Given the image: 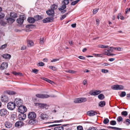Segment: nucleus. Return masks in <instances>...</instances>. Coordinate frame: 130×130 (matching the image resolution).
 Here are the masks:
<instances>
[{
	"mask_svg": "<svg viewBox=\"0 0 130 130\" xmlns=\"http://www.w3.org/2000/svg\"><path fill=\"white\" fill-rule=\"evenodd\" d=\"M14 102L15 106L19 107L23 104V101L20 98H16L15 99Z\"/></svg>",
	"mask_w": 130,
	"mask_h": 130,
	"instance_id": "obj_1",
	"label": "nucleus"
},
{
	"mask_svg": "<svg viewBox=\"0 0 130 130\" xmlns=\"http://www.w3.org/2000/svg\"><path fill=\"white\" fill-rule=\"evenodd\" d=\"M87 100V98H80L75 99L74 102L75 103H79L85 102Z\"/></svg>",
	"mask_w": 130,
	"mask_h": 130,
	"instance_id": "obj_2",
	"label": "nucleus"
},
{
	"mask_svg": "<svg viewBox=\"0 0 130 130\" xmlns=\"http://www.w3.org/2000/svg\"><path fill=\"white\" fill-rule=\"evenodd\" d=\"M15 106L14 102H10L8 103L7 107L8 109L11 110H13L15 108Z\"/></svg>",
	"mask_w": 130,
	"mask_h": 130,
	"instance_id": "obj_3",
	"label": "nucleus"
},
{
	"mask_svg": "<svg viewBox=\"0 0 130 130\" xmlns=\"http://www.w3.org/2000/svg\"><path fill=\"white\" fill-rule=\"evenodd\" d=\"M124 88V87L123 86L118 85H115L111 86V88L114 90H121L123 89Z\"/></svg>",
	"mask_w": 130,
	"mask_h": 130,
	"instance_id": "obj_4",
	"label": "nucleus"
},
{
	"mask_svg": "<svg viewBox=\"0 0 130 130\" xmlns=\"http://www.w3.org/2000/svg\"><path fill=\"white\" fill-rule=\"evenodd\" d=\"M18 107V111L20 113H25L27 111V108L24 105H22Z\"/></svg>",
	"mask_w": 130,
	"mask_h": 130,
	"instance_id": "obj_5",
	"label": "nucleus"
},
{
	"mask_svg": "<svg viewBox=\"0 0 130 130\" xmlns=\"http://www.w3.org/2000/svg\"><path fill=\"white\" fill-rule=\"evenodd\" d=\"M9 112L5 109H3L0 110V114L2 117H6L9 114Z\"/></svg>",
	"mask_w": 130,
	"mask_h": 130,
	"instance_id": "obj_6",
	"label": "nucleus"
},
{
	"mask_svg": "<svg viewBox=\"0 0 130 130\" xmlns=\"http://www.w3.org/2000/svg\"><path fill=\"white\" fill-rule=\"evenodd\" d=\"M36 96L38 98L42 99L47 98L50 97V96L48 94L41 93L37 94L36 95Z\"/></svg>",
	"mask_w": 130,
	"mask_h": 130,
	"instance_id": "obj_7",
	"label": "nucleus"
},
{
	"mask_svg": "<svg viewBox=\"0 0 130 130\" xmlns=\"http://www.w3.org/2000/svg\"><path fill=\"white\" fill-rule=\"evenodd\" d=\"M28 116V118L29 119H35L36 115L35 112H30L29 113Z\"/></svg>",
	"mask_w": 130,
	"mask_h": 130,
	"instance_id": "obj_8",
	"label": "nucleus"
},
{
	"mask_svg": "<svg viewBox=\"0 0 130 130\" xmlns=\"http://www.w3.org/2000/svg\"><path fill=\"white\" fill-rule=\"evenodd\" d=\"M25 19V17L24 15H22L20 16L19 18L17 20V23L20 24H23Z\"/></svg>",
	"mask_w": 130,
	"mask_h": 130,
	"instance_id": "obj_9",
	"label": "nucleus"
},
{
	"mask_svg": "<svg viewBox=\"0 0 130 130\" xmlns=\"http://www.w3.org/2000/svg\"><path fill=\"white\" fill-rule=\"evenodd\" d=\"M101 91L99 90H96L93 91V90H91L89 92V94L92 95H98L101 92Z\"/></svg>",
	"mask_w": 130,
	"mask_h": 130,
	"instance_id": "obj_10",
	"label": "nucleus"
},
{
	"mask_svg": "<svg viewBox=\"0 0 130 130\" xmlns=\"http://www.w3.org/2000/svg\"><path fill=\"white\" fill-rule=\"evenodd\" d=\"M36 106H38V108H46V107L47 106V104H45L37 103L35 104Z\"/></svg>",
	"mask_w": 130,
	"mask_h": 130,
	"instance_id": "obj_11",
	"label": "nucleus"
},
{
	"mask_svg": "<svg viewBox=\"0 0 130 130\" xmlns=\"http://www.w3.org/2000/svg\"><path fill=\"white\" fill-rule=\"evenodd\" d=\"M54 19L53 17H49L46 18L42 20L43 23H46L51 22L53 21Z\"/></svg>",
	"mask_w": 130,
	"mask_h": 130,
	"instance_id": "obj_12",
	"label": "nucleus"
},
{
	"mask_svg": "<svg viewBox=\"0 0 130 130\" xmlns=\"http://www.w3.org/2000/svg\"><path fill=\"white\" fill-rule=\"evenodd\" d=\"M1 100L3 102L7 103L9 99L8 97L6 96L2 95L1 97Z\"/></svg>",
	"mask_w": 130,
	"mask_h": 130,
	"instance_id": "obj_13",
	"label": "nucleus"
},
{
	"mask_svg": "<svg viewBox=\"0 0 130 130\" xmlns=\"http://www.w3.org/2000/svg\"><path fill=\"white\" fill-rule=\"evenodd\" d=\"M23 123L22 121H19L15 123V126L16 127L19 128L21 127L23 125Z\"/></svg>",
	"mask_w": 130,
	"mask_h": 130,
	"instance_id": "obj_14",
	"label": "nucleus"
},
{
	"mask_svg": "<svg viewBox=\"0 0 130 130\" xmlns=\"http://www.w3.org/2000/svg\"><path fill=\"white\" fill-rule=\"evenodd\" d=\"M87 115L90 116H93L96 115L97 113L95 111L93 110H91L87 112Z\"/></svg>",
	"mask_w": 130,
	"mask_h": 130,
	"instance_id": "obj_15",
	"label": "nucleus"
},
{
	"mask_svg": "<svg viewBox=\"0 0 130 130\" xmlns=\"http://www.w3.org/2000/svg\"><path fill=\"white\" fill-rule=\"evenodd\" d=\"M26 117V115L24 113H21V114L19 116V119L21 120H24Z\"/></svg>",
	"mask_w": 130,
	"mask_h": 130,
	"instance_id": "obj_16",
	"label": "nucleus"
},
{
	"mask_svg": "<svg viewBox=\"0 0 130 130\" xmlns=\"http://www.w3.org/2000/svg\"><path fill=\"white\" fill-rule=\"evenodd\" d=\"M54 11L51 9L48 10L46 11V13L48 15L51 16L52 17L54 16Z\"/></svg>",
	"mask_w": 130,
	"mask_h": 130,
	"instance_id": "obj_17",
	"label": "nucleus"
},
{
	"mask_svg": "<svg viewBox=\"0 0 130 130\" xmlns=\"http://www.w3.org/2000/svg\"><path fill=\"white\" fill-rule=\"evenodd\" d=\"M8 67V64L6 62H3L1 65L0 69L3 70L6 68Z\"/></svg>",
	"mask_w": 130,
	"mask_h": 130,
	"instance_id": "obj_18",
	"label": "nucleus"
},
{
	"mask_svg": "<svg viewBox=\"0 0 130 130\" xmlns=\"http://www.w3.org/2000/svg\"><path fill=\"white\" fill-rule=\"evenodd\" d=\"M111 49H104L103 51V54L105 55L108 56L109 53L112 52V51H111Z\"/></svg>",
	"mask_w": 130,
	"mask_h": 130,
	"instance_id": "obj_19",
	"label": "nucleus"
},
{
	"mask_svg": "<svg viewBox=\"0 0 130 130\" xmlns=\"http://www.w3.org/2000/svg\"><path fill=\"white\" fill-rule=\"evenodd\" d=\"M40 117L41 119L43 120H46L48 118L47 115L46 114L43 113L41 115Z\"/></svg>",
	"mask_w": 130,
	"mask_h": 130,
	"instance_id": "obj_20",
	"label": "nucleus"
},
{
	"mask_svg": "<svg viewBox=\"0 0 130 130\" xmlns=\"http://www.w3.org/2000/svg\"><path fill=\"white\" fill-rule=\"evenodd\" d=\"M27 21L29 23H33L35 22V20L32 17H29L28 18Z\"/></svg>",
	"mask_w": 130,
	"mask_h": 130,
	"instance_id": "obj_21",
	"label": "nucleus"
},
{
	"mask_svg": "<svg viewBox=\"0 0 130 130\" xmlns=\"http://www.w3.org/2000/svg\"><path fill=\"white\" fill-rule=\"evenodd\" d=\"M5 125L6 127L9 128L11 127L12 124L10 122L7 121L5 123Z\"/></svg>",
	"mask_w": 130,
	"mask_h": 130,
	"instance_id": "obj_22",
	"label": "nucleus"
},
{
	"mask_svg": "<svg viewBox=\"0 0 130 130\" xmlns=\"http://www.w3.org/2000/svg\"><path fill=\"white\" fill-rule=\"evenodd\" d=\"M15 21V19L12 18H8L7 20V22L9 24H12Z\"/></svg>",
	"mask_w": 130,
	"mask_h": 130,
	"instance_id": "obj_23",
	"label": "nucleus"
},
{
	"mask_svg": "<svg viewBox=\"0 0 130 130\" xmlns=\"http://www.w3.org/2000/svg\"><path fill=\"white\" fill-rule=\"evenodd\" d=\"M98 46L100 48H108L109 49H112V47L109 46L108 45H98Z\"/></svg>",
	"mask_w": 130,
	"mask_h": 130,
	"instance_id": "obj_24",
	"label": "nucleus"
},
{
	"mask_svg": "<svg viewBox=\"0 0 130 130\" xmlns=\"http://www.w3.org/2000/svg\"><path fill=\"white\" fill-rule=\"evenodd\" d=\"M2 56L6 59H9L10 58L11 56L8 54H5L3 55Z\"/></svg>",
	"mask_w": 130,
	"mask_h": 130,
	"instance_id": "obj_25",
	"label": "nucleus"
},
{
	"mask_svg": "<svg viewBox=\"0 0 130 130\" xmlns=\"http://www.w3.org/2000/svg\"><path fill=\"white\" fill-rule=\"evenodd\" d=\"M105 105V102L104 101H101L99 103V106L101 107H104Z\"/></svg>",
	"mask_w": 130,
	"mask_h": 130,
	"instance_id": "obj_26",
	"label": "nucleus"
},
{
	"mask_svg": "<svg viewBox=\"0 0 130 130\" xmlns=\"http://www.w3.org/2000/svg\"><path fill=\"white\" fill-rule=\"evenodd\" d=\"M10 16L11 18H16L17 17V14L14 12L11 13Z\"/></svg>",
	"mask_w": 130,
	"mask_h": 130,
	"instance_id": "obj_27",
	"label": "nucleus"
},
{
	"mask_svg": "<svg viewBox=\"0 0 130 130\" xmlns=\"http://www.w3.org/2000/svg\"><path fill=\"white\" fill-rule=\"evenodd\" d=\"M58 6L55 4H53L51 6V9L52 10L54 11V10L57 9Z\"/></svg>",
	"mask_w": 130,
	"mask_h": 130,
	"instance_id": "obj_28",
	"label": "nucleus"
},
{
	"mask_svg": "<svg viewBox=\"0 0 130 130\" xmlns=\"http://www.w3.org/2000/svg\"><path fill=\"white\" fill-rule=\"evenodd\" d=\"M35 21H38L41 19L42 18L39 15H37L34 17Z\"/></svg>",
	"mask_w": 130,
	"mask_h": 130,
	"instance_id": "obj_29",
	"label": "nucleus"
},
{
	"mask_svg": "<svg viewBox=\"0 0 130 130\" xmlns=\"http://www.w3.org/2000/svg\"><path fill=\"white\" fill-rule=\"evenodd\" d=\"M63 126H58L54 128V130H63Z\"/></svg>",
	"mask_w": 130,
	"mask_h": 130,
	"instance_id": "obj_30",
	"label": "nucleus"
},
{
	"mask_svg": "<svg viewBox=\"0 0 130 130\" xmlns=\"http://www.w3.org/2000/svg\"><path fill=\"white\" fill-rule=\"evenodd\" d=\"M27 43L28 46H32L34 45V43L32 41H27Z\"/></svg>",
	"mask_w": 130,
	"mask_h": 130,
	"instance_id": "obj_31",
	"label": "nucleus"
},
{
	"mask_svg": "<svg viewBox=\"0 0 130 130\" xmlns=\"http://www.w3.org/2000/svg\"><path fill=\"white\" fill-rule=\"evenodd\" d=\"M98 98L100 100H103L105 98V96L102 94H100L98 96Z\"/></svg>",
	"mask_w": 130,
	"mask_h": 130,
	"instance_id": "obj_32",
	"label": "nucleus"
},
{
	"mask_svg": "<svg viewBox=\"0 0 130 130\" xmlns=\"http://www.w3.org/2000/svg\"><path fill=\"white\" fill-rule=\"evenodd\" d=\"M7 93L10 95H13L16 94V93L14 91L9 90L7 91Z\"/></svg>",
	"mask_w": 130,
	"mask_h": 130,
	"instance_id": "obj_33",
	"label": "nucleus"
},
{
	"mask_svg": "<svg viewBox=\"0 0 130 130\" xmlns=\"http://www.w3.org/2000/svg\"><path fill=\"white\" fill-rule=\"evenodd\" d=\"M66 6L65 5L63 4L62 5L60 8H58V9L60 11L63 10L66 8Z\"/></svg>",
	"mask_w": 130,
	"mask_h": 130,
	"instance_id": "obj_34",
	"label": "nucleus"
},
{
	"mask_svg": "<svg viewBox=\"0 0 130 130\" xmlns=\"http://www.w3.org/2000/svg\"><path fill=\"white\" fill-rule=\"evenodd\" d=\"M124 123H125L127 125H129L130 124V120L128 119H126L125 121L124 122Z\"/></svg>",
	"mask_w": 130,
	"mask_h": 130,
	"instance_id": "obj_35",
	"label": "nucleus"
},
{
	"mask_svg": "<svg viewBox=\"0 0 130 130\" xmlns=\"http://www.w3.org/2000/svg\"><path fill=\"white\" fill-rule=\"evenodd\" d=\"M30 120L29 121L28 123L31 124L33 125L35 123V119H30Z\"/></svg>",
	"mask_w": 130,
	"mask_h": 130,
	"instance_id": "obj_36",
	"label": "nucleus"
},
{
	"mask_svg": "<svg viewBox=\"0 0 130 130\" xmlns=\"http://www.w3.org/2000/svg\"><path fill=\"white\" fill-rule=\"evenodd\" d=\"M13 74L16 76L19 75L20 76H22L23 74L20 72H13L12 73Z\"/></svg>",
	"mask_w": 130,
	"mask_h": 130,
	"instance_id": "obj_37",
	"label": "nucleus"
},
{
	"mask_svg": "<svg viewBox=\"0 0 130 130\" xmlns=\"http://www.w3.org/2000/svg\"><path fill=\"white\" fill-rule=\"evenodd\" d=\"M66 72H68L72 74H75L76 72V71H74L72 70H66L65 71Z\"/></svg>",
	"mask_w": 130,
	"mask_h": 130,
	"instance_id": "obj_38",
	"label": "nucleus"
},
{
	"mask_svg": "<svg viewBox=\"0 0 130 130\" xmlns=\"http://www.w3.org/2000/svg\"><path fill=\"white\" fill-rule=\"evenodd\" d=\"M69 0H64L62 2V4L63 5H66L68 4L69 3Z\"/></svg>",
	"mask_w": 130,
	"mask_h": 130,
	"instance_id": "obj_39",
	"label": "nucleus"
},
{
	"mask_svg": "<svg viewBox=\"0 0 130 130\" xmlns=\"http://www.w3.org/2000/svg\"><path fill=\"white\" fill-rule=\"evenodd\" d=\"M108 128H112L115 130H121V128L117 127H111V126H108Z\"/></svg>",
	"mask_w": 130,
	"mask_h": 130,
	"instance_id": "obj_40",
	"label": "nucleus"
},
{
	"mask_svg": "<svg viewBox=\"0 0 130 130\" xmlns=\"http://www.w3.org/2000/svg\"><path fill=\"white\" fill-rule=\"evenodd\" d=\"M43 79L44 80L46 81L47 82H48L49 83H50L51 84H52L53 83H54L52 81H51V80H49V79H48L47 78H43Z\"/></svg>",
	"mask_w": 130,
	"mask_h": 130,
	"instance_id": "obj_41",
	"label": "nucleus"
},
{
	"mask_svg": "<svg viewBox=\"0 0 130 130\" xmlns=\"http://www.w3.org/2000/svg\"><path fill=\"white\" fill-rule=\"evenodd\" d=\"M126 95V93L125 91H122L121 92L120 96L121 97H123L125 96Z\"/></svg>",
	"mask_w": 130,
	"mask_h": 130,
	"instance_id": "obj_42",
	"label": "nucleus"
},
{
	"mask_svg": "<svg viewBox=\"0 0 130 130\" xmlns=\"http://www.w3.org/2000/svg\"><path fill=\"white\" fill-rule=\"evenodd\" d=\"M121 114L122 115L126 116L127 115L128 113L126 111H123L122 112Z\"/></svg>",
	"mask_w": 130,
	"mask_h": 130,
	"instance_id": "obj_43",
	"label": "nucleus"
},
{
	"mask_svg": "<svg viewBox=\"0 0 130 130\" xmlns=\"http://www.w3.org/2000/svg\"><path fill=\"white\" fill-rule=\"evenodd\" d=\"M109 120L108 118H106L103 120V122L105 124H106L109 122Z\"/></svg>",
	"mask_w": 130,
	"mask_h": 130,
	"instance_id": "obj_44",
	"label": "nucleus"
},
{
	"mask_svg": "<svg viewBox=\"0 0 130 130\" xmlns=\"http://www.w3.org/2000/svg\"><path fill=\"white\" fill-rule=\"evenodd\" d=\"M110 124L113 125H114L116 124V121L115 120H112L110 122Z\"/></svg>",
	"mask_w": 130,
	"mask_h": 130,
	"instance_id": "obj_45",
	"label": "nucleus"
},
{
	"mask_svg": "<svg viewBox=\"0 0 130 130\" xmlns=\"http://www.w3.org/2000/svg\"><path fill=\"white\" fill-rule=\"evenodd\" d=\"M44 39L43 38H41L40 40V44H43L44 43Z\"/></svg>",
	"mask_w": 130,
	"mask_h": 130,
	"instance_id": "obj_46",
	"label": "nucleus"
},
{
	"mask_svg": "<svg viewBox=\"0 0 130 130\" xmlns=\"http://www.w3.org/2000/svg\"><path fill=\"white\" fill-rule=\"evenodd\" d=\"M78 2V0H76V1H74L71 3V5H74L76 4Z\"/></svg>",
	"mask_w": 130,
	"mask_h": 130,
	"instance_id": "obj_47",
	"label": "nucleus"
},
{
	"mask_svg": "<svg viewBox=\"0 0 130 130\" xmlns=\"http://www.w3.org/2000/svg\"><path fill=\"white\" fill-rule=\"evenodd\" d=\"M123 120L122 117L121 116H119L118 117L117 120L118 122H120L121 121Z\"/></svg>",
	"mask_w": 130,
	"mask_h": 130,
	"instance_id": "obj_48",
	"label": "nucleus"
},
{
	"mask_svg": "<svg viewBox=\"0 0 130 130\" xmlns=\"http://www.w3.org/2000/svg\"><path fill=\"white\" fill-rule=\"evenodd\" d=\"M69 12L67 13H66L65 14L62 15L61 18L60 19L62 20L64 19L66 17L67 15L68 14Z\"/></svg>",
	"mask_w": 130,
	"mask_h": 130,
	"instance_id": "obj_49",
	"label": "nucleus"
},
{
	"mask_svg": "<svg viewBox=\"0 0 130 130\" xmlns=\"http://www.w3.org/2000/svg\"><path fill=\"white\" fill-rule=\"evenodd\" d=\"M49 68L53 71H55L56 70V67L54 66H49Z\"/></svg>",
	"mask_w": 130,
	"mask_h": 130,
	"instance_id": "obj_50",
	"label": "nucleus"
},
{
	"mask_svg": "<svg viewBox=\"0 0 130 130\" xmlns=\"http://www.w3.org/2000/svg\"><path fill=\"white\" fill-rule=\"evenodd\" d=\"M77 130H83V127L81 126H78L77 127Z\"/></svg>",
	"mask_w": 130,
	"mask_h": 130,
	"instance_id": "obj_51",
	"label": "nucleus"
},
{
	"mask_svg": "<svg viewBox=\"0 0 130 130\" xmlns=\"http://www.w3.org/2000/svg\"><path fill=\"white\" fill-rule=\"evenodd\" d=\"M5 16V14L2 12H0V19L3 18Z\"/></svg>",
	"mask_w": 130,
	"mask_h": 130,
	"instance_id": "obj_52",
	"label": "nucleus"
},
{
	"mask_svg": "<svg viewBox=\"0 0 130 130\" xmlns=\"http://www.w3.org/2000/svg\"><path fill=\"white\" fill-rule=\"evenodd\" d=\"M112 48H113L114 49L118 50L119 51H122L121 49H122L121 47H119V48H118V47H113Z\"/></svg>",
	"mask_w": 130,
	"mask_h": 130,
	"instance_id": "obj_53",
	"label": "nucleus"
},
{
	"mask_svg": "<svg viewBox=\"0 0 130 130\" xmlns=\"http://www.w3.org/2000/svg\"><path fill=\"white\" fill-rule=\"evenodd\" d=\"M101 72L104 73H106L108 72V71L107 70H105L104 69H102Z\"/></svg>",
	"mask_w": 130,
	"mask_h": 130,
	"instance_id": "obj_54",
	"label": "nucleus"
},
{
	"mask_svg": "<svg viewBox=\"0 0 130 130\" xmlns=\"http://www.w3.org/2000/svg\"><path fill=\"white\" fill-rule=\"evenodd\" d=\"M99 9H95L93 10V13L94 14H96L98 11V10Z\"/></svg>",
	"mask_w": 130,
	"mask_h": 130,
	"instance_id": "obj_55",
	"label": "nucleus"
},
{
	"mask_svg": "<svg viewBox=\"0 0 130 130\" xmlns=\"http://www.w3.org/2000/svg\"><path fill=\"white\" fill-rule=\"evenodd\" d=\"M38 71V70L36 69H34L32 70V72L36 74L37 73Z\"/></svg>",
	"mask_w": 130,
	"mask_h": 130,
	"instance_id": "obj_56",
	"label": "nucleus"
},
{
	"mask_svg": "<svg viewBox=\"0 0 130 130\" xmlns=\"http://www.w3.org/2000/svg\"><path fill=\"white\" fill-rule=\"evenodd\" d=\"M34 25L32 24H30L29 25H27L26 26V27L28 28H31V27L32 26H33Z\"/></svg>",
	"mask_w": 130,
	"mask_h": 130,
	"instance_id": "obj_57",
	"label": "nucleus"
},
{
	"mask_svg": "<svg viewBox=\"0 0 130 130\" xmlns=\"http://www.w3.org/2000/svg\"><path fill=\"white\" fill-rule=\"evenodd\" d=\"M38 64L39 66H43L44 65V63L42 62H40L38 63Z\"/></svg>",
	"mask_w": 130,
	"mask_h": 130,
	"instance_id": "obj_58",
	"label": "nucleus"
},
{
	"mask_svg": "<svg viewBox=\"0 0 130 130\" xmlns=\"http://www.w3.org/2000/svg\"><path fill=\"white\" fill-rule=\"evenodd\" d=\"M1 24L3 26H5L6 24V23L4 21H2L1 22Z\"/></svg>",
	"mask_w": 130,
	"mask_h": 130,
	"instance_id": "obj_59",
	"label": "nucleus"
},
{
	"mask_svg": "<svg viewBox=\"0 0 130 130\" xmlns=\"http://www.w3.org/2000/svg\"><path fill=\"white\" fill-rule=\"evenodd\" d=\"M88 130H96V128L94 127H89Z\"/></svg>",
	"mask_w": 130,
	"mask_h": 130,
	"instance_id": "obj_60",
	"label": "nucleus"
},
{
	"mask_svg": "<svg viewBox=\"0 0 130 130\" xmlns=\"http://www.w3.org/2000/svg\"><path fill=\"white\" fill-rule=\"evenodd\" d=\"M26 46H25L24 45H23L22 46L21 48V50H24L26 48Z\"/></svg>",
	"mask_w": 130,
	"mask_h": 130,
	"instance_id": "obj_61",
	"label": "nucleus"
},
{
	"mask_svg": "<svg viewBox=\"0 0 130 130\" xmlns=\"http://www.w3.org/2000/svg\"><path fill=\"white\" fill-rule=\"evenodd\" d=\"M59 59H53L51 61V62H55L56 61H58L59 60Z\"/></svg>",
	"mask_w": 130,
	"mask_h": 130,
	"instance_id": "obj_62",
	"label": "nucleus"
},
{
	"mask_svg": "<svg viewBox=\"0 0 130 130\" xmlns=\"http://www.w3.org/2000/svg\"><path fill=\"white\" fill-rule=\"evenodd\" d=\"M7 46V44H5L2 45L1 46V48L2 49H4Z\"/></svg>",
	"mask_w": 130,
	"mask_h": 130,
	"instance_id": "obj_63",
	"label": "nucleus"
},
{
	"mask_svg": "<svg viewBox=\"0 0 130 130\" xmlns=\"http://www.w3.org/2000/svg\"><path fill=\"white\" fill-rule=\"evenodd\" d=\"M78 58L80 59L84 60L85 59V57H84L82 56H79L78 57Z\"/></svg>",
	"mask_w": 130,
	"mask_h": 130,
	"instance_id": "obj_64",
	"label": "nucleus"
}]
</instances>
